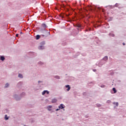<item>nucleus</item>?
<instances>
[{"mask_svg":"<svg viewBox=\"0 0 126 126\" xmlns=\"http://www.w3.org/2000/svg\"><path fill=\"white\" fill-rule=\"evenodd\" d=\"M39 50H42V49H44V46H40L39 47Z\"/></svg>","mask_w":126,"mask_h":126,"instance_id":"10","label":"nucleus"},{"mask_svg":"<svg viewBox=\"0 0 126 126\" xmlns=\"http://www.w3.org/2000/svg\"><path fill=\"white\" fill-rule=\"evenodd\" d=\"M0 60H1V61H3L4 60V57L1 56L0 57Z\"/></svg>","mask_w":126,"mask_h":126,"instance_id":"14","label":"nucleus"},{"mask_svg":"<svg viewBox=\"0 0 126 126\" xmlns=\"http://www.w3.org/2000/svg\"><path fill=\"white\" fill-rule=\"evenodd\" d=\"M36 40H39L40 39V35H37L36 36Z\"/></svg>","mask_w":126,"mask_h":126,"instance_id":"7","label":"nucleus"},{"mask_svg":"<svg viewBox=\"0 0 126 126\" xmlns=\"http://www.w3.org/2000/svg\"><path fill=\"white\" fill-rule=\"evenodd\" d=\"M86 10H90V9H91V6H88V7H87L86 9H85Z\"/></svg>","mask_w":126,"mask_h":126,"instance_id":"12","label":"nucleus"},{"mask_svg":"<svg viewBox=\"0 0 126 126\" xmlns=\"http://www.w3.org/2000/svg\"><path fill=\"white\" fill-rule=\"evenodd\" d=\"M63 104H61L59 106V109H64V107H63Z\"/></svg>","mask_w":126,"mask_h":126,"instance_id":"3","label":"nucleus"},{"mask_svg":"<svg viewBox=\"0 0 126 126\" xmlns=\"http://www.w3.org/2000/svg\"><path fill=\"white\" fill-rule=\"evenodd\" d=\"M18 77H20V78H23V76H22V74H19L18 75Z\"/></svg>","mask_w":126,"mask_h":126,"instance_id":"11","label":"nucleus"},{"mask_svg":"<svg viewBox=\"0 0 126 126\" xmlns=\"http://www.w3.org/2000/svg\"><path fill=\"white\" fill-rule=\"evenodd\" d=\"M107 103H111V101L110 100H108Z\"/></svg>","mask_w":126,"mask_h":126,"instance_id":"21","label":"nucleus"},{"mask_svg":"<svg viewBox=\"0 0 126 126\" xmlns=\"http://www.w3.org/2000/svg\"><path fill=\"white\" fill-rule=\"evenodd\" d=\"M97 107H101V105H100V104H97Z\"/></svg>","mask_w":126,"mask_h":126,"instance_id":"22","label":"nucleus"},{"mask_svg":"<svg viewBox=\"0 0 126 126\" xmlns=\"http://www.w3.org/2000/svg\"><path fill=\"white\" fill-rule=\"evenodd\" d=\"M123 45L124 46H125V45H126V43H123Z\"/></svg>","mask_w":126,"mask_h":126,"instance_id":"24","label":"nucleus"},{"mask_svg":"<svg viewBox=\"0 0 126 126\" xmlns=\"http://www.w3.org/2000/svg\"><path fill=\"white\" fill-rule=\"evenodd\" d=\"M113 104H114V105H116V106H117V107H118L119 106V103H118V102H114Z\"/></svg>","mask_w":126,"mask_h":126,"instance_id":"9","label":"nucleus"},{"mask_svg":"<svg viewBox=\"0 0 126 126\" xmlns=\"http://www.w3.org/2000/svg\"><path fill=\"white\" fill-rule=\"evenodd\" d=\"M46 93V94H49V92L48 91H44L42 92V95H45Z\"/></svg>","mask_w":126,"mask_h":126,"instance_id":"1","label":"nucleus"},{"mask_svg":"<svg viewBox=\"0 0 126 126\" xmlns=\"http://www.w3.org/2000/svg\"><path fill=\"white\" fill-rule=\"evenodd\" d=\"M76 27H77V29H78V30L79 29V24H76L75 25Z\"/></svg>","mask_w":126,"mask_h":126,"instance_id":"13","label":"nucleus"},{"mask_svg":"<svg viewBox=\"0 0 126 126\" xmlns=\"http://www.w3.org/2000/svg\"><path fill=\"white\" fill-rule=\"evenodd\" d=\"M109 35L112 36V37H114L115 34H114V33H109Z\"/></svg>","mask_w":126,"mask_h":126,"instance_id":"16","label":"nucleus"},{"mask_svg":"<svg viewBox=\"0 0 126 126\" xmlns=\"http://www.w3.org/2000/svg\"><path fill=\"white\" fill-rule=\"evenodd\" d=\"M56 111H59V109H57Z\"/></svg>","mask_w":126,"mask_h":126,"instance_id":"26","label":"nucleus"},{"mask_svg":"<svg viewBox=\"0 0 126 126\" xmlns=\"http://www.w3.org/2000/svg\"><path fill=\"white\" fill-rule=\"evenodd\" d=\"M8 86H9L8 84H7V83L5 85V88H6L7 87H8Z\"/></svg>","mask_w":126,"mask_h":126,"instance_id":"18","label":"nucleus"},{"mask_svg":"<svg viewBox=\"0 0 126 126\" xmlns=\"http://www.w3.org/2000/svg\"><path fill=\"white\" fill-rule=\"evenodd\" d=\"M100 87H101V88H104L105 87V85H101Z\"/></svg>","mask_w":126,"mask_h":126,"instance_id":"19","label":"nucleus"},{"mask_svg":"<svg viewBox=\"0 0 126 126\" xmlns=\"http://www.w3.org/2000/svg\"><path fill=\"white\" fill-rule=\"evenodd\" d=\"M66 88H67V91H69V90H70V87L69 86V85H67L65 86Z\"/></svg>","mask_w":126,"mask_h":126,"instance_id":"2","label":"nucleus"},{"mask_svg":"<svg viewBox=\"0 0 126 126\" xmlns=\"http://www.w3.org/2000/svg\"><path fill=\"white\" fill-rule=\"evenodd\" d=\"M47 109L48 110V111H51V110H52V106L49 105L47 107Z\"/></svg>","mask_w":126,"mask_h":126,"instance_id":"4","label":"nucleus"},{"mask_svg":"<svg viewBox=\"0 0 126 126\" xmlns=\"http://www.w3.org/2000/svg\"><path fill=\"white\" fill-rule=\"evenodd\" d=\"M57 101H58V100H57V99L54 98L53 99H52V103H56Z\"/></svg>","mask_w":126,"mask_h":126,"instance_id":"5","label":"nucleus"},{"mask_svg":"<svg viewBox=\"0 0 126 126\" xmlns=\"http://www.w3.org/2000/svg\"><path fill=\"white\" fill-rule=\"evenodd\" d=\"M93 71L95 72L96 71V69H94Z\"/></svg>","mask_w":126,"mask_h":126,"instance_id":"25","label":"nucleus"},{"mask_svg":"<svg viewBox=\"0 0 126 126\" xmlns=\"http://www.w3.org/2000/svg\"><path fill=\"white\" fill-rule=\"evenodd\" d=\"M113 91H114V93H117V90H116V88H113Z\"/></svg>","mask_w":126,"mask_h":126,"instance_id":"8","label":"nucleus"},{"mask_svg":"<svg viewBox=\"0 0 126 126\" xmlns=\"http://www.w3.org/2000/svg\"><path fill=\"white\" fill-rule=\"evenodd\" d=\"M16 37H18V34H16Z\"/></svg>","mask_w":126,"mask_h":126,"instance_id":"23","label":"nucleus"},{"mask_svg":"<svg viewBox=\"0 0 126 126\" xmlns=\"http://www.w3.org/2000/svg\"><path fill=\"white\" fill-rule=\"evenodd\" d=\"M103 61H108V57L105 56L103 59Z\"/></svg>","mask_w":126,"mask_h":126,"instance_id":"6","label":"nucleus"},{"mask_svg":"<svg viewBox=\"0 0 126 126\" xmlns=\"http://www.w3.org/2000/svg\"><path fill=\"white\" fill-rule=\"evenodd\" d=\"M56 78H57V79H60V77L57 76V77H56Z\"/></svg>","mask_w":126,"mask_h":126,"instance_id":"20","label":"nucleus"},{"mask_svg":"<svg viewBox=\"0 0 126 126\" xmlns=\"http://www.w3.org/2000/svg\"><path fill=\"white\" fill-rule=\"evenodd\" d=\"M5 120H8V117H7V115H5Z\"/></svg>","mask_w":126,"mask_h":126,"instance_id":"17","label":"nucleus"},{"mask_svg":"<svg viewBox=\"0 0 126 126\" xmlns=\"http://www.w3.org/2000/svg\"><path fill=\"white\" fill-rule=\"evenodd\" d=\"M80 27H81V26L79 25V28H80Z\"/></svg>","mask_w":126,"mask_h":126,"instance_id":"27","label":"nucleus"},{"mask_svg":"<svg viewBox=\"0 0 126 126\" xmlns=\"http://www.w3.org/2000/svg\"><path fill=\"white\" fill-rule=\"evenodd\" d=\"M42 27H43V28H46V24H43L42 25Z\"/></svg>","mask_w":126,"mask_h":126,"instance_id":"15","label":"nucleus"},{"mask_svg":"<svg viewBox=\"0 0 126 126\" xmlns=\"http://www.w3.org/2000/svg\"><path fill=\"white\" fill-rule=\"evenodd\" d=\"M40 82H41L40 81H38V83H40Z\"/></svg>","mask_w":126,"mask_h":126,"instance_id":"28","label":"nucleus"}]
</instances>
